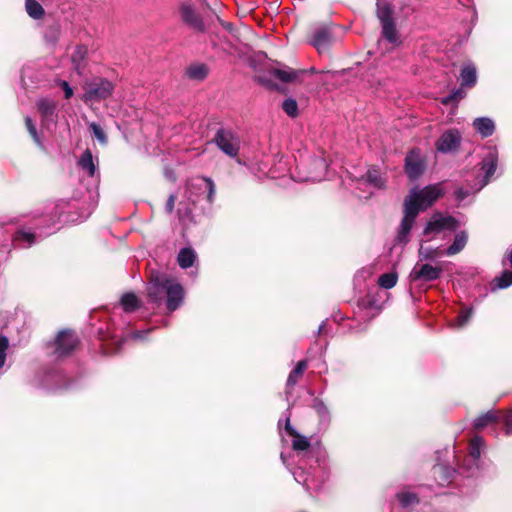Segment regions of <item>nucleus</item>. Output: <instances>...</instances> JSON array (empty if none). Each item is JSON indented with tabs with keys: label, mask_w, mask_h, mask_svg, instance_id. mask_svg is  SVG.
Instances as JSON below:
<instances>
[{
	"label": "nucleus",
	"mask_w": 512,
	"mask_h": 512,
	"mask_svg": "<svg viewBox=\"0 0 512 512\" xmlns=\"http://www.w3.org/2000/svg\"><path fill=\"white\" fill-rule=\"evenodd\" d=\"M150 303L160 306L165 303L169 312L177 310L183 303L185 291L173 277L164 273H152L147 287Z\"/></svg>",
	"instance_id": "1"
},
{
	"label": "nucleus",
	"mask_w": 512,
	"mask_h": 512,
	"mask_svg": "<svg viewBox=\"0 0 512 512\" xmlns=\"http://www.w3.org/2000/svg\"><path fill=\"white\" fill-rule=\"evenodd\" d=\"M442 195L443 189L440 183L428 185L422 189L414 187L404 199V207L411 206L418 215L420 211L426 210Z\"/></svg>",
	"instance_id": "2"
},
{
	"label": "nucleus",
	"mask_w": 512,
	"mask_h": 512,
	"mask_svg": "<svg viewBox=\"0 0 512 512\" xmlns=\"http://www.w3.org/2000/svg\"><path fill=\"white\" fill-rule=\"evenodd\" d=\"M376 16L381 24V35L392 46L401 44L400 36L393 18V9L390 4L377 0Z\"/></svg>",
	"instance_id": "3"
},
{
	"label": "nucleus",
	"mask_w": 512,
	"mask_h": 512,
	"mask_svg": "<svg viewBox=\"0 0 512 512\" xmlns=\"http://www.w3.org/2000/svg\"><path fill=\"white\" fill-rule=\"evenodd\" d=\"M327 167L328 165L324 158L309 156L301 163L297 178L299 181H321L326 176Z\"/></svg>",
	"instance_id": "4"
},
{
	"label": "nucleus",
	"mask_w": 512,
	"mask_h": 512,
	"mask_svg": "<svg viewBox=\"0 0 512 512\" xmlns=\"http://www.w3.org/2000/svg\"><path fill=\"white\" fill-rule=\"evenodd\" d=\"M457 227L458 222L454 217L442 213H434L427 222L423 234L431 239L434 235L441 232L455 231Z\"/></svg>",
	"instance_id": "5"
},
{
	"label": "nucleus",
	"mask_w": 512,
	"mask_h": 512,
	"mask_svg": "<svg viewBox=\"0 0 512 512\" xmlns=\"http://www.w3.org/2000/svg\"><path fill=\"white\" fill-rule=\"evenodd\" d=\"M213 142L229 157H236L240 150L239 137L229 129H219L215 134Z\"/></svg>",
	"instance_id": "6"
},
{
	"label": "nucleus",
	"mask_w": 512,
	"mask_h": 512,
	"mask_svg": "<svg viewBox=\"0 0 512 512\" xmlns=\"http://www.w3.org/2000/svg\"><path fill=\"white\" fill-rule=\"evenodd\" d=\"M113 92V84L106 79H97L85 86L82 96L84 102L100 101L108 98Z\"/></svg>",
	"instance_id": "7"
},
{
	"label": "nucleus",
	"mask_w": 512,
	"mask_h": 512,
	"mask_svg": "<svg viewBox=\"0 0 512 512\" xmlns=\"http://www.w3.org/2000/svg\"><path fill=\"white\" fill-rule=\"evenodd\" d=\"M443 272L441 266L417 262L410 272L411 281L431 282L437 280Z\"/></svg>",
	"instance_id": "8"
},
{
	"label": "nucleus",
	"mask_w": 512,
	"mask_h": 512,
	"mask_svg": "<svg viewBox=\"0 0 512 512\" xmlns=\"http://www.w3.org/2000/svg\"><path fill=\"white\" fill-rule=\"evenodd\" d=\"M78 343L76 334L72 331L64 330L59 332L55 340L54 354L57 358H62L71 353Z\"/></svg>",
	"instance_id": "9"
},
{
	"label": "nucleus",
	"mask_w": 512,
	"mask_h": 512,
	"mask_svg": "<svg viewBox=\"0 0 512 512\" xmlns=\"http://www.w3.org/2000/svg\"><path fill=\"white\" fill-rule=\"evenodd\" d=\"M498 153L495 148H490L484 156L481 163V170L484 173L483 179L479 182V185L473 190V192L480 191L490 181L497 168Z\"/></svg>",
	"instance_id": "10"
},
{
	"label": "nucleus",
	"mask_w": 512,
	"mask_h": 512,
	"mask_svg": "<svg viewBox=\"0 0 512 512\" xmlns=\"http://www.w3.org/2000/svg\"><path fill=\"white\" fill-rule=\"evenodd\" d=\"M424 160L417 149L411 150L405 158V173L410 180L418 179L424 172Z\"/></svg>",
	"instance_id": "11"
},
{
	"label": "nucleus",
	"mask_w": 512,
	"mask_h": 512,
	"mask_svg": "<svg viewBox=\"0 0 512 512\" xmlns=\"http://www.w3.org/2000/svg\"><path fill=\"white\" fill-rule=\"evenodd\" d=\"M417 217L416 211L412 207H404V217L399 225L396 235V242L401 245H406L410 240V232Z\"/></svg>",
	"instance_id": "12"
},
{
	"label": "nucleus",
	"mask_w": 512,
	"mask_h": 512,
	"mask_svg": "<svg viewBox=\"0 0 512 512\" xmlns=\"http://www.w3.org/2000/svg\"><path fill=\"white\" fill-rule=\"evenodd\" d=\"M461 141V135L458 130L450 129L445 131L437 140L436 148L439 152L449 153L458 148Z\"/></svg>",
	"instance_id": "13"
},
{
	"label": "nucleus",
	"mask_w": 512,
	"mask_h": 512,
	"mask_svg": "<svg viewBox=\"0 0 512 512\" xmlns=\"http://www.w3.org/2000/svg\"><path fill=\"white\" fill-rule=\"evenodd\" d=\"M333 43V36L328 27H319L315 29L310 40V44L313 45L317 51L322 54L329 50Z\"/></svg>",
	"instance_id": "14"
},
{
	"label": "nucleus",
	"mask_w": 512,
	"mask_h": 512,
	"mask_svg": "<svg viewBox=\"0 0 512 512\" xmlns=\"http://www.w3.org/2000/svg\"><path fill=\"white\" fill-rule=\"evenodd\" d=\"M484 447V440L481 437H475L471 440L469 445V454L465 460V466L468 471L473 473L474 469H478L479 460L482 449Z\"/></svg>",
	"instance_id": "15"
},
{
	"label": "nucleus",
	"mask_w": 512,
	"mask_h": 512,
	"mask_svg": "<svg viewBox=\"0 0 512 512\" xmlns=\"http://www.w3.org/2000/svg\"><path fill=\"white\" fill-rule=\"evenodd\" d=\"M37 108L42 116L43 125H48L49 122L55 121L56 103L50 99H40L37 102Z\"/></svg>",
	"instance_id": "16"
},
{
	"label": "nucleus",
	"mask_w": 512,
	"mask_h": 512,
	"mask_svg": "<svg viewBox=\"0 0 512 512\" xmlns=\"http://www.w3.org/2000/svg\"><path fill=\"white\" fill-rule=\"evenodd\" d=\"M285 429L289 435L294 437L292 447L295 451H304L310 447L309 439L297 433V431L291 426L289 417L286 418Z\"/></svg>",
	"instance_id": "17"
},
{
	"label": "nucleus",
	"mask_w": 512,
	"mask_h": 512,
	"mask_svg": "<svg viewBox=\"0 0 512 512\" xmlns=\"http://www.w3.org/2000/svg\"><path fill=\"white\" fill-rule=\"evenodd\" d=\"M180 12H181V17L186 24L192 26L193 28H195L197 30L203 29V26H204L203 22L200 19V17L196 14V12L192 6L182 5Z\"/></svg>",
	"instance_id": "18"
},
{
	"label": "nucleus",
	"mask_w": 512,
	"mask_h": 512,
	"mask_svg": "<svg viewBox=\"0 0 512 512\" xmlns=\"http://www.w3.org/2000/svg\"><path fill=\"white\" fill-rule=\"evenodd\" d=\"M473 127L483 137H489L494 133L495 125L492 119L479 117L473 121Z\"/></svg>",
	"instance_id": "19"
},
{
	"label": "nucleus",
	"mask_w": 512,
	"mask_h": 512,
	"mask_svg": "<svg viewBox=\"0 0 512 512\" xmlns=\"http://www.w3.org/2000/svg\"><path fill=\"white\" fill-rule=\"evenodd\" d=\"M78 166L90 177H93L97 171V166L89 149H86L78 160Z\"/></svg>",
	"instance_id": "20"
},
{
	"label": "nucleus",
	"mask_w": 512,
	"mask_h": 512,
	"mask_svg": "<svg viewBox=\"0 0 512 512\" xmlns=\"http://www.w3.org/2000/svg\"><path fill=\"white\" fill-rule=\"evenodd\" d=\"M312 407L319 417L320 425L327 428L331 420V414L326 404L321 399L315 398Z\"/></svg>",
	"instance_id": "21"
},
{
	"label": "nucleus",
	"mask_w": 512,
	"mask_h": 512,
	"mask_svg": "<svg viewBox=\"0 0 512 512\" xmlns=\"http://www.w3.org/2000/svg\"><path fill=\"white\" fill-rule=\"evenodd\" d=\"M87 54V48L85 46H77L72 54L71 60L75 71L81 75L85 68V58Z\"/></svg>",
	"instance_id": "22"
},
{
	"label": "nucleus",
	"mask_w": 512,
	"mask_h": 512,
	"mask_svg": "<svg viewBox=\"0 0 512 512\" xmlns=\"http://www.w3.org/2000/svg\"><path fill=\"white\" fill-rule=\"evenodd\" d=\"M461 86L473 87L477 81L476 68L472 64H466L461 70Z\"/></svg>",
	"instance_id": "23"
},
{
	"label": "nucleus",
	"mask_w": 512,
	"mask_h": 512,
	"mask_svg": "<svg viewBox=\"0 0 512 512\" xmlns=\"http://www.w3.org/2000/svg\"><path fill=\"white\" fill-rule=\"evenodd\" d=\"M196 257V253L193 249L183 248L178 253L177 261L181 268L187 269L193 266Z\"/></svg>",
	"instance_id": "24"
},
{
	"label": "nucleus",
	"mask_w": 512,
	"mask_h": 512,
	"mask_svg": "<svg viewBox=\"0 0 512 512\" xmlns=\"http://www.w3.org/2000/svg\"><path fill=\"white\" fill-rule=\"evenodd\" d=\"M467 234L464 231H461L455 235L454 241L452 245H450L446 251L445 254L448 256L455 255L462 251L467 243Z\"/></svg>",
	"instance_id": "25"
},
{
	"label": "nucleus",
	"mask_w": 512,
	"mask_h": 512,
	"mask_svg": "<svg viewBox=\"0 0 512 512\" xmlns=\"http://www.w3.org/2000/svg\"><path fill=\"white\" fill-rule=\"evenodd\" d=\"M120 305L127 313L135 311L140 306V301L134 293H125L120 299Z\"/></svg>",
	"instance_id": "26"
},
{
	"label": "nucleus",
	"mask_w": 512,
	"mask_h": 512,
	"mask_svg": "<svg viewBox=\"0 0 512 512\" xmlns=\"http://www.w3.org/2000/svg\"><path fill=\"white\" fill-rule=\"evenodd\" d=\"M512 285V270H505L502 274L496 277L491 283V289L493 291L497 289H505Z\"/></svg>",
	"instance_id": "27"
},
{
	"label": "nucleus",
	"mask_w": 512,
	"mask_h": 512,
	"mask_svg": "<svg viewBox=\"0 0 512 512\" xmlns=\"http://www.w3.org/2000/svg\"><path fill=\"white\" fill-rule=\"evenodd\" d=\"M303 71H295L290 68L285 69H273L271 71V74L278 78L282 82H292L294 81L299 74H301Z\"/></svg>",
	"instance_id": "28"
},
{
	"label": "nucleus",
	"mask_w": 512,
	"mask_h": 512,
	"mask_svg": "<svg viewBox=\"0 0 512 512\" xmlns=\"http://www.w3.org/2000/svg\"><path fill=\"white\" fill-rule=\"evenodd\" d=\"M199 189L207 191V200L212 203L215 197V184L212 179L201 177L196 179L195 184Z\"/></svg>",
	"instance_id": "29"
},
{
	"label": "nucleus",
	"mask_w": 512,
	"mask_h": 512,
	"mask_svg": "<svg viewBox=\"0 0 512 512\" xmlns=\"http://www.w3.org/2000/svg\"><path fill=\"white\" fill-rule=\"evenodd\" d=\"M14 241L16 245L28 248L36 242V235L29 231L21 230L16 234Z\"/></svg>",
	"instance_id": "30"
},
{
	"label": "nucleus",
	"mask_w": 512,
	"mask_h": 512,
	"mask_svg": "<svg viewBox=\"0 0 512 512\" xmlns=\"http://www.w3.org/2000/svg\"><path fill=\"white\" fill-rule=\"evenodd\" d=\"M26 11L34 19H40L44 15V9L36 0H26Z\"/></svg>",
	"instance_id": "31"
},
{
	"label": "nucleus",
	"mask_w": 512,
	"mask_h": 512,
	"mask_svg": "<svg viewBox=\"0 0 512 512\" xmlns=\"http://www.w3.org/2000/svg\"><path fill=\"white\" fill-rule=\"evenodd\" d=\"M497 421H498L497 412L489 411V412L479 416L478 418H476L474 421V426L477 429H481V428L486 427L488 424L494 423Z\"/></svg>",
	"instance_id": "32"
},
{
	"label": "nucleus",
	"mask_w": 512,
	"mask_h": 512,
	"mask_svg": "<svg viewBox=\"0 0 512 512\" xmlns=\"http://www.w3.org/2000/svg\"><path fill=\"white\" fill-rule=\"evenodd\" d=\"M398 280V275L396 272L384 273L378 278V285L384 289L393 288Z\"/></svg>",
	"instance_id": "33"
},
{
	"label": "nucleus",
	"mask_w": 512,
	"mask_h": 512,
	"mask_svg": "<svg viewBox=\"0 0 512 512\" xmlns=\"http://www.w3.org/2000/svg\"><path fill=\"white\" fill-rule=\"evenodd\" d=\"M208 69L204 64H195L191 65L188 70L187 74L192 79L202 80L207 76Z\"/></svg>",
	"instance_id": "34"
},
{
	"label": "nucleus",
	"mask_w": 512,
	"mask_h": 512,
	"mask_svg": "<svg viewBox=\"0 0 512 512\" xmlns=\"http://www.w3.org/2000/svg\"><path fill=\"white\" fill-rule=\"evenodd\" d=\"M473 314L472 308L463 309L456 319L451 323L453 328H463L471 319Z\"/></svg>",
	"instance_id": "35"
},
{
	"label": "nucleus",
	"mask_w": 512,
	"mask_h": 512,
	"mask_svg": "<svg viewBox=\"0 0 512 512\" xmlns=\"http://www.w3.org/2000/svg\"><path fill=\"white\" fill-rule=\"evenodd\" d=\"M397 499L404 508L410 507L418 502L416 494L410 491H402L397 494Z\"/></svg>",
	"instance_id": "36"
},
{
	"label": "nucleus",
	"mask_w": 512,
	"mask_h": 512,
	"mask_svg": "<svg viewBox=\"0 0 512 512\" xmlns=\"http://www.w3.org/2000/svg\"><path fill=\"white\" fill-rule=\"evenodd\" d=\"M439 255L438 248L420 246L418 251V262L433 260Z\"/></svg>",
	"instance_id": "37"
},
{
	"label": "nucleus",
	"mask_w": 512,
	"mask_h": 512,
	"mask_svg": "<svg viewBox=\"0 0 512 512\" xmlns=\"http://www.w3.org/2000/svg\"><path fill=\"white\" fill-rule=\"evenodd\" d=\"M366 180L375 188L380 189L384 187V180L382 179L380 173L375 169H370L367 171Z\"/></svg>",
	"instance_id": "38"
},
{
	"label": "nucleus",
	"mask_w": 512,
	"mask_h": 512,
	"mask_svg": "<svg viewBox=\"0 0 512 512\" xmlns=\"http://www.w3.org/2000/svg\"><path fill=\"white\" fill-rule=\"evenodd\" d=\"M25 125H26V128H27L29 134L31 135L32 139L34 140V142L38 146L42 147L43 144H42V141H41L40 136L38 134V131L36 129V126H35V124L33 123L32 119L29 116H27L25 118Z\"/></svg>",
	"instance_id": "39"
},
{
	"label": "nucleus",
	"mask_w": 512,
	"mask_h": 512,
	"mask_svg": "<svg viewBox=\"0 0 512 512\" xmlns=\"http://www.w3.org/2000/svg\"><path fill=\"white\" fill-rule=\"evenodd\" d=\"M93 136L103 145L107 143V136L101 126L95 122L89 124Z\"/></svg>",
	"instance_id": "40"
},
{
	"label": "nucleus",
	"mask_w": 512,
	"mask_h": 512,
	"mask_svg": "<svg viewBox=\"0 0 512 512\" xmlns=\"http://www.w3.org/2000/svg\"><path fill=\"white\" fill-rule=\"evenodd\" d=\"M498 421L503 422L507 435H512V410L507 413L497 412Z\"/></svg>",
	"instance_id": "41"
},
{
	"label": "nucleus",
	"mask_w": 512,
	"mask_h": 512,
	"mask_svg": "<svg viewBox=\"0 0 512 512\" xmlns=\"http://www.w3.org/2000/svg\"><path fill=\"white\" fill-rule=\"evenodd\" d=\"M282 108L286 112V114L289 115L290 117H295L298 113L297 102L292 98H288V99L284 100V102L282 104Z\"/></svg>",
	"instance_id": "42"
},
{
	"label": "nucleus",
	"mask_w": 512,
	"mask_h": 512,
	"mask_svg": "<svg viewBox=\"0 0 512 512\" xmlns=\"http://www.w3.org/2000/svg\"><path fill=\"white\" fill-rule=\"evenodd\" d=\"M465 97V91L462 88H458L455 91H453L450 95L444 97L442 99V103L444 105H448L453 101H458Z\"/></svg>",
	"instance_id": "43"
},
{
	"label": "nucleus",
	"mask_w": 512,
	"mask_h": 512,
	"mask_svg": "<svg viewBox=\"0 0 512 512\" xmlns=\"http://www.w3.org/2000/svg\"><path fill=\"white\" fill-rule=\"evenodd\" d=\"M8 344V339L4 336H0V368L5 364Z\"/></svg>",
	"instance_id": "44"
},
{
	"label": "nucleus",
	"mask_w": 512,
	"mask_h": 512,
	"mask_svg": "<svg viewBox=\"0 0 512 512\" xmlns=\"http://www.w3.org/2000/svg\"><path fill=\"white\" fill-rule=\"evenodd\" d=\"M302 376V373H297L295 369H293L288 378H287V388L293 387L297 382L298 379Z\"/></svg>",
	"instance_id": "45"
},
{
	"label": "nucleus",
	"mask_w": 512,
	"mask_h": 512,
	"mask_svg": "<svg viewBox=\"0 0 512 512\" xmlns=\"http://www.w3.org/2000/svg\"><path fill=\"white\" fill-rule=\"evenodd\" d=\"M59 84L64 91L65 98L70 99L73 96L72 87L69 85V83L67 81H64V80L60 81Z\"/></svg>",
	"instance_id": "46"
},
{
	"label": "nucleus",
	"mask_w": 512,
	"mask_h": 512,
	"mask_svg": "<svg viewBox=\"0 0 512 512\" xmlns=\"http://www.w3.org/2000/svg\"><path fill=\"white\" fill-rule=\"evenodd\" d=\"M126 339L127 338H121V339L113 338L112 344L114 345V347L109 349V351H107V353L113 354V353H117L118 351H120V347H121L122 343L124 341H126Z\"/></svg>",
	"instance_id": "47"
},
{
	"label": "nucleus",
	"mask_w": 512,
	"mask_h": 512,
	"mask_svg": "<svg viewBox=\"0 0 512 512\" xmlns=\"http://www.w3.org/2000/svg\"><path fill=\"white\" fill-rule=\"evenodd\" d=\"M294 475V478L297 482L301 483L303 482V484L307 487V489H309V484H308V479L307 478H303V471H300V472H294L293 473Z\"/></svg>",
	"instance_id": "48"
},
{
	"label": "nucleus",
	"mask_w": 512,
	"mask_h": 512,
	"mask_svg": "<svg viewBox=\"0 0 512 512\" xmlns=\"http://www.w3.org/2000/svg\"><path fill=\"white\" fill-rule=\"evenodd\" d=\"M175 201H176V196L175 195H170L167 202H166V211L168 213H171L174 209V206H175Z\"/></svg>",
	"instance_id": "49"
},
{
	"label": "nucleus",
	"mask_w": 512,
	"mask_h": 512,
	"mask_svg": "<svg viewBox=\"0 0 512 512\" xmlns=\"http://www.w3.org/2000/svg\"><path fill=\"white\" fill-rule=\"evenodd\" d=\"M456 199L458 201H463L468 195H469V191L468 190H465L463 188H459L456 193Z\"/></svg>",
	"instance_id": "50"
},
{
	"label": "nucleus",
	"mask_w": 512,
	"mask_h": 512,
	"mask_svg": "<svg viewBox=\"0 0 512 512\" xmlns=\"http://www.w3.org/2000/svg\"><path fill=\"white\" fill-rule=\"evenodd\" d=\"M150 332L149 330L135 331L129 337L131 339H144L145 335Z\"/></svg>",
	"instance_id": "51"
},
{
	"label": "nucleus",
	"mask_w": 512,
	"mask_h": 512,
	"mask_svg": "<svg viewBox=\"0 0 512 512\" xmlns=\"http://www.w3.org/2000/svg\"><path fill=\"white\" fill-rule=\"evenodd\" d=\"M307 368V361L306 360H301L297 363V365L295 366V370L297 373H304L305 369Z\"/></svg>",
	"instance_id": "52"
},
{
	"label": "nucleus",
	"mask_w": 512,
	"mask_h": 512,
	"mask_svg": "<svg viewBox=\"0 0 512 512\" xmlns=\"http://www.w3.org/2000/svg\"><path fill=\"white\" fill-rule=\"evenodd\" d=\"M444 472L445 473L447 472L448 474L451 473V471L448 468L444 467V466L437 465V466L434 467V474L444 473Z\"/></svg>",
	"instance_id": "53"
},
{
	"label": "nucleus",
	"mask_w": 512,
	"mask_h": 512,
	"mask_svg": "<svg viewBox=\"0 0 512 512\" xmlns=\"http://www.w3.org/2000/svg\"><path fill=\"white\" fill-rule=\"evenodd\" d=\"M507 263L512 267V251L507 253L503 258V264L507 265Z\"/></svg>",
	"instance_id": "54"
},
{
	"label": "nucleus",
	"mask_w": 512,
	"mask_h": 512,
	"mask_svg": "<svg viewBox=\"0 0 512 512\" xmlns=\"http://www.w3.org/2000/svg\"><path fill=\"white\" fill-rule=\"evenodd\" d=\"M324 327H325V322H322V324H321V325L319 326V328H318V332H317V333H318V334L323 333V331H324Z\"/></svg>",
	"instance_id": "55"
},
{
	"label": "nucleus",
	"mask_w": 512,
	"mask_h": 512,
	"mask_svg": "<svg viewBox=\"0 0 512 512\" xmlns=\"http://www.w3.org/2000/svg\"><path fill=\"white\" fill-rule=\"evenodd\" d=\"M281 459H282L283 463L286 464V458L283 453L281 454Z\"/></svg>",
	"instance_id": "56"
},
{
	"label": "nucleus",
	"mask_w": 512,
	"mask_h": 512,
	"mask_svg": "<svg viewBox=\"0 0 512 512\" xmlns=\"http://www.w3.org/2000/svg\"><path fill=\"white\" fill-rule=\"evenodd\" d=\"M237 163L240 165H244V162H242L240 159H237Z\"/></svg>",
	"instance_id": "57"
}]
</instances>
